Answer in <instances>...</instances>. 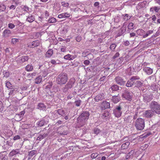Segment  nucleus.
Here are the masks:
<instances>
[{
	"mask_svg": "<svg viewBox=\"0 0 160 160\" xmlns=\"http://www.w3.org/2000/svg\"><path fill=\"white\" fill-rule=\"evenodd\" d=\"M140 78L138 76H134L131 78V80L132 81V82L133 85H135L138 80Z\"/></svg>",
	"mask_w": 160,
	"mask_h": 160,
	"instance_id": "26",
	"label": "nucleus"
},
{
	"mask_svg": "<svg viewBox=\"0 0 160 160\" xmlns=\"http://www.w3.org/2000/svg\"><path fill=\"white\" fill-rule=\"evenodd\" d=\"M6 9V6L2 3H0V12L4 11Z\"/></svg>",
	"mask_w": 160,
	"mask_h": 160,
	"instance_id": "38",
	"label": "nucleus"
},
{
	"mask_svg": "<svg viewBox=\"0 0 160 160\" xmlns=\"http://www.w3.org/2000/svg\"><path fill=\"white\" fill-rule=\"evenodd\" d=\"M128 28L129 30L133 29L134 28V24L132 22L129 23L128 26Z\"/></svg>",
	"mask_w": 160,
	"mask_h": 160,
	"instance_id": "48",
	"label": "nucleus"
},
{
	"mask_svg": "<svg viewBox=\"0 0 160 160\" xmlns=\"http://www.w3.org/2000/svg\"><path fill=\"white\" fill-rule=\"evenodd\" d=\"M127 28V24L126 23L124 22L118 31V33L117 36L118 37L122 35H123L125 34V33L126 31Z\"/></svg>",
	"mask_w": 160,
	"mask_h": 160,
	"instance_id": "8",
	"label": "nucleus"
},
{
	"mask_svg": "<svg viewBox=\"0 0 160 160\" xmlns=\"http://www.w3.org/2000/svg\"><path fill=\"white\" fill-rule=\"evenodd\" d=\"M142 86L143 83L138 80L136 83V84L135 86L138 88H139L142 87Z\"/></svg>",
	"mask_w": 160,
	"mask_h": 160,
	"instance_id": "45",
	"label": "nucleus"
},
{
	"mask_svg": "<svg viewBox=\"0 0 160 160\" xmlns=\"http://www.w3.org/2000/svg\"><path fill=\"white\" fill-rule=\"evenodd\" d=\"M12 134V132L9 129L5 130L2 132H0V136L3 138L5 140L8 139Z\"/></svg>",
	"mask_w": 160,
	"mask_h": 160,
	"instance_id": "5",
	"label": "nucleus"
},
{
	"mask_svg": "<svg viewBox=\"0 0 160 160\" xmlns=\"http://www.w3.org/2000/svg\"><path fill=\"white\" fill-rule=\"evenodd\" d=\"M75 58L76 56H75L68 54L64 56V58L66 60H73Z\"/></svg>",
	"mask_w": 160,
	"mask_h": 160,
	"instance_id": "25",
	"label": "nucleus"
},
{
	"mask_svg": "<svg viewBox=\"0 0 160 160\" xmlns=\"http://www.w3.org/2000/svg\"><path fill=\"white\" fill-rule=\"evenodd\" d=\"M51 63L52 64L56 65L58 64H59L61 63V62L58 59H52L51 60Z\"/></svg>",
	"mask_w": 160,
	"mask_h": 160,
	"instance_id": "36",
	"label": "nucleus"
},
{
	"mask_svg": "<svg viewBox=\"0 0 160 160\" xmlns=\"http://www.w3.org/2000/svg\"><path fill=\"white\" fill-rule=\"evenodd\" d=\"M90 114L88 112H83L77 118L78 123L81 127L84 125L88 119Z\"/></svg>",
	"mask_w": 160,
	"mask_h": 160,
	"instance_id": "1",
	"label": "nucleus"
},
{
	"mask_svg": "<svg viewBox=\"0 0 160 160\" xmlns=\"http://www.w3.org/2000/svg\"><path fill=\"white\" fill-rule=\"evenodd\" d=\"M0 160H7V157L0 153Z\"/></svg>",
	"mask_w": 160,
	"mask_h": 160,
	"instance_id": "46",
	"label": "nucleus"
},
{
	"mask_svg": "<svg viewBox=\"0 0 160 160\" xmlns=\"http://www.w3.org/2000/svg\"><path fill=\"white\" fill-rule=\"evenodd\" d=\"M28 59V57L27 56H23L19 58L18 61L20 63H22L27 61Z\"/></svg>",
	"mask_w": 160,
	"mask_h": 160,
	"instance_id": "27",
	"label": "nucleus"
},
{
	"mask_svg": "<svg viewBox=\"0 0 160 160\" xmlns=\"http://www.w3.org/2000/svg\"><path fill=\"white\" fill-rule=\"evenodd\" d=\"M101 108L102 110H105L110 108V104L106 101H103L101 104Z\"/></svg>",
	"mask_w": 160,
	"mask_h": 160,
	"instance_id": "13",
	"label": "nucleus"
},
{
	"mask_svg": "<svg viewBox=\"0 0 160 160\" xmlns=\"http://www.w3.org/2000/svg\"><path fill=\"white\" fill-rule=\"evenodd\" d=\"M123 19L125 21H127L131 18V16H129L128 14H126L123 15Z\"/></svg>",
	"mask_w": 160,
	"mask_h": 160,
	"instance_id": "42",
	"label": "nucleus"
},
{
	"mask_svg": "<svg viewBox=\"0 0 160 160\" xmlns=\"http://www.w3.org/2000/svg\"><path fill=\"white\" fill-rule=\"evenodd\" d=\"M58 113L61 116L64 115L66 113L65 110L62 109H58Z\"/></svg>",
	"mask_w": 160,
	"mask_h": 160,
	"instance_id": "40",
	"label": "nucleus"
},
{
	"mask_svg": "<svg viewBox=\"0 0 160 160\" xmlns=\"http://www.w3.org/2000/svg\"><path fill=\"white\" fill-rule=\"evenodd\" d=\"M40 42L38 40H36L30 43L28 45V47L30 48H34L39 45Z\"/></svg>",
	"mask_w": 160,
	"mask_h": 160,
	"instance_id": "16",
	"label": "nucleus"
},
{
	"mask_svg": "<svg viewBox=\"0 0 160 160\" xmlns=\"http://www.w3.org/2000/svg\"><path fill=\"white\" fill-rule=\"evenodd\" d=\"M109 113L107 110L105 111L102 113L101 118L103 119H107L109 116Z\"/></svg>",
	"mask_w": 160,
	"mask_h": 160,
	"instance_id": "29",
	"label": "nucleus"
},
{
	"mask_svg": "<svg viewBox=\"0 0 160 160\" xmlns=\"http://www.w3.org/2000/svg\"><path fill=\"white\" fill-rule=\"evenodd\" d=\"M123 44L125 46H128L130 44V42L126 40L124 42Z\"/></svg>",
	"mask_w": 160,
	"mask_h": 160,
	"instance_id": "64",
	"label": "nucleus"
},
{
	"mask_svg": "<svg viewBox=\"0 0 160 160\" xmlns=\"http://www.w3.org/2000/svg\"><path fill=\"white\" fill-rule=\"evenodd\" d=\"M6 87L8 89H11L12 88V85L9 82H7L6 83Z\"/></svg>",
	"mask_w": 160,
	"mask_h": 160,
	"instance_id": "51",
	"label": "nucleus"
},
{
	"mask_svg": "<svg viewBox=\"0 0 160 160\" xmlns=\"http://www.w3.org/2000/svg\"><path fill=\"white\" fill-rule=\"evenodd\" d=\"M38 108L40 110H45L46 107L43 103H40L38 105Z\"/></svg>",
	"mask_w": 160,
	"mask_h": 160,
	"instance_id": "31",
	"label": "nucleus"
},
{
	"mask_svg": "<svg viewBox=\"0 0 160 160\" xmlns=\"http://www.w3.org/2000/svg\"><path fill=\"white\" fill-rule=\"evenodd\" d=\"M13 145L12 143L10 141H7L6 144L3 145L2 146L3 148L5 150H7L9 148L12 146Z\"/></svg>",
	"mask_w": 160,
	"mask_h": 160,
	"instance_id": "20",
	"label": "nucleus"
},
{
	"mask_svg": "<svg viewBox=\"0 0 160 160\" xmlns=\"http://www.w3.org/2000/svg\"><path fill=\"white\" fill-rule=\"evenodd\" d=\"M18 41L19 39H18L13 38L12 39L11 42L13 44H14L18 42Z\"/></svg>",
	"mask_w": 160,
	"mask_h": 160,
	"instance_id": "57",
	"label": "nucleus"
},
{
	"mask_svg": "<svg viewBox=\"0 0 160 160\" xmlns=\"http://www.w3.org/2000/svg\"><path fill=\"white\" fill-rule=\"evenodd\" d=\"M75 82V80L74 79L71 78L65 86L64 87L62 88L63 92H67L69 89L72 88Z\"/></svg>",
	"mask_w": 160,
	"mask_h": 160,
	"instance_id": "6",
	"label": "nucleus"
},
{
	"mask_svg": "<svg viewBox=\"0 0 160 160\" xmlns=\"http://www.w3.org/2000/svg\"><path fill=\"white\" fill-rule=\"evenodd\" d=\"M70 16V14L67 12H64L60 14H59L58 16V17L59 18H69Z\"/></svg>",
	"mask_w": 160,
	"mask_h": 160,
	"instance_id": "22",
	"label": "nucleus"
},
{
	"mask_svg": "<svg viewBox=\"0 0 160 160\" xmlns=\"http://www.w3.org/2000/svg\"><path fill=\"white\" fill-rule=\"evenodd\" d=\"M20 153V150L19 149H13L9 153V156L10 157H12Z\"/></svg>",
	"mask_w": 160,
	"mask_h": 160,
	"instance_id": "21",
	"label": "nucleus"
},
{
	"mask_svg": "<svg viewBox=\"0 0 160 160\" xmlns=\"http://www.w3.org/2000/svg\"><path fill=\"white\" fill-rule=\"evenodd\" d=\"M25 69L27 71L30 72L32 70L33 66L31 64H29L26 67Z\"/></svg>",
	"mask_w": 160,
	"mask_h": 160,
	"instance_id": "35",
	"label": "nucleus"
},
{
	"mask_svg": "<svg viewBox=\"0 0 160 160\" xmlns=\"http://www.w3.org/2000/svg\"><path fill=\"white\" fill-rule=\"evenodd\" d=\"M36 153H37V151L36 150H32V151H30L29 152V155L30 156L32 157L34 154H35Z\"/></svg>",
	"mask_w": 160,
	"mask_h": 160,
	"instance_id": "53",
	"label": "nucleus"
},
{
	"mask_svg": "<svg viewBox=\"0 0 160 160\" xmlns=\"http://www.w3.org/2000/svg\"><path fill=\"white\" fill-rule=\"evenodd\" d=\"M75 103L76 106L79 107L80 106L81 103V101L80 100H78L75 102Z\"/></svg>",
	"mask_w": 160,
	"mask_h": 160,
	"instance_id": "58",
	"label": "nucleus"
},
{
	"mask_svg": "<svg viewBox=\"0 0 160 160\" xmlns=\"http://www.w3.org/2000/svg\"><path fill=\"white\" fill-rule=\"evenodd\" d=\"M42 76H39L35 79L34 82L35 83L37 84L40 83L42 82Z\"/></svg>",
	"mask_w": 160,
	"mask_h": 160,
	"instance_id": "30",
	"label": "nucleus"
},
{
	"mask_svg": "<svg viewBox=\"0 0 160 160\" xmlns=\"http://www.w3.org/2000/svg\"><path fill=\"white\" fill-rule=\"evenodd\" d=\"M135 126L137 130H142L145 127L144 120L141 118H138L136 120Z\"/></svg>",
	"mask_w": 160,
	"mask_h": 160,
	"instance_id": "3",
	"label": "nucleus"
},
{
	"mask_svg": "<svg viewBox=\"0 0 160 160\" xmlns=\"http://www.w3.org/2000/svg\"><path fill=\"white\" fill-rule=\"evenodd\" d=\"M93 133L94 134L97 135L98 134L100 133L101 131L98 128H95L93 129Z\"/></svg>",
	"mask_w": 160,
	"mask_h": 160,
	"instance_id": "47",
	"label": "nucleus"
},
{
	"mask_svg": "<svg viewBox=\"0 0 160 160\" xmlns=\"http://www.w3.org/2000/svg\"><path fill=\"white\" fill-rule=\"evenodd\" d=\"M68 80L67 75L65 73H62L58 75L56 82L58 84L61 85L65 84L67 82Z\"/></svg>",
	"mask_w": 160,
	"mask_h": 160,
	"instance_id": "2",
	"label": "nucleus"
},
{
	"mask_svg": "<svg viewBox=\"0 0 160 160\" xmlns=\"http://www.w3.org/2000/svg\"><path fill=\"white\" fill-rule=\"evenodd\" d=\"M143 70L148 75L151 74L152 73V69L148 67H143Z\"/></svg>",
	"mask_w": 160,
	"mask_h": 160,
	"instance_id": "18",
	"label": "nucleus"
},
{
	"mask_svg": "<svg viewBox=\"0 0 160 160\" xmlns=\"http://www.w3.org/2000/svg\"><path fill=\"white\" fill-rule=\"evenodd\" d=\"M10 1L12 2V3L15 4L16 6L20 3L19 0H10Z\"/></svg>",
	"mask_w": 160,
	"mask_h": 160,
	"instance_id": "54",
	"label": "nucleus"
},
{
	"mask_svg": "<svg viewBox=\"0 0 160 160\" xmlns=\"http://www.w3.org/2000/svg\"><path fill=\"white\" fill-rule=\"evenodd\" d=\"M16 5H12L9 7L10 9L14 10L16 8Z\"/></svg>",
	"mask_w": 160,
	"mask_h": 160,
	"instance_id": "63",
	"label": "nucleus"
},
{
	"mask_svg": "<svg viewBox=\"0 0 160 160\" xmlns=\"http://www.w3.org/2000/svg\"><path fill=\"white\" fill-rule=\"evenodd\" d=\"M122 108L120 105L117 106L113 110L112 113L115 117L119 118L121 116L122 113Z\"/></svg>",
	"mask_w": 160,
	"mask_h": 160,
	"instance_id": "7",
	"label": "nucleus"
},
{
	"mask_svg": "<svg viewBox=\"0 0 160 160\" xmlns=\"http://www.w3.org/2000/svg\"><path fill=\"white\" fill-rule=\"evenodd\" d=\"M130 145V142H127L123 143L121 147L120 151L122 153H125L123 151L124 150L127 149L128 148V146Z\"/></svg>",
	"mask_w": 160,
	"mask_h": 160,
	"instance_id": "14",
	"label": "nucleus"
},
{
	"mask_svg": "<svg viewBox=\"0 0 160 160\" xmlns=\"http://www.w3.org/2000/svg\"><path fill=\"white\" fill-rule=\"evenodd\" d=\"M136 153V152L135 150H132L129 152V154L130 155L131 158H132L135 155Z\"/></svg>",
	"mask_w": 160,
	"mask_h": 160,
	"instance_id": "52",
	"label": "nucleus"
},
{
	"mask_svg": "<svg viewBox=\"0 0 160 160\" xmlns=\"http://www.w3.org/2000/svg\"><path fill=\"white\" fill-rule=\"evenodd\" d=\"M111 88L112 91H117L119 90V87L117 85H112Z\"/></svg>",
	"mask_w": 160,
	"mask_h": 160,
	"instance_id": "43",
	"label": "nucleus"
},
{
	"mask_svg": "<svg viewBox=\"0 0 160 160\" xmlns=\"http://www.w3.org/2000/svg\"><path fill=\"white\" fill-rule=\"evenodd\" d=\"M34 19L35 18L34 16L30 14L27 16L26 21L29 22H33L34 20Z\"/></svg>",
	"mask_w": 160,
	"mask_h": 160,
	"instance_id": "28",
	"label": "nucleus"
},
{
	"mask_svg": "<svg viewBox=\"0 0 160 160\" xmlns=\"http://www.w3.org/2000/svg\"><path fill=\"white\" fill-rule=\"evenodd\" d=\"M21 8L22 11L28 12L29 11V8L27 6L22 5L21 7Z\"/></svg>",
	"mask_w": 160,
	"mask_h": 160,
	"instance_id": "32",
	"label": "nucleus"
},
{
	"mask_svg": "<svg viewBox=\"0 0 160 160\" xmlns=\"http://www.w3.org/2000/svg\"><path fill=\"white\" fill-rule=\"evenodd\" d=\"M143 101L145 102H148L152 99V95L151 94H145L143 95Z\"/></svg>",
	"mask_w": 160,
	"mask_h": 160,
	"instance_id": "15",
	"label": "nucleus"
},
{
	"mask_svg": "<svg viewBox=\"0 0 160 160\" xmlns=\"http://www.w3.org/2000/svg\"><path fill=\"white\" fill-rule=\"evenodd\" d=\"M151 109L154 112L160 114V105L156 102L152 101L150 104Z\"/></svg>",
	"mask_w": 160,
	"mask_h": 160,
	"instance_id": "4",
	"label": "nucleus"
},
{
	"mask_svg": "<svg viewBox=\"0 0 160 160\" xmlns=\"http://www.w3.org/2000/svg\"><path fill=\"white\" fill-rule=\"evenodd\" d=\"M53 53V51L52 49H50L48 50L46 54L47 57H51Z\"/></svg>",
	"mask_w": 160,
	"mask_h": 160,
	"instance_id": "37",
	"label": "nucleus"
},
{
	"mask_svg": "<svg viewBox=\"0 0 160 160\" xmlns=\"http://www.w3.org/2000/svg\"><path fill=\"white\" fill-rule=\"evenodd\" d=\"M46 123V122L44 120L42 119L40 122H38V126L42 127Z\"/></svg>",
	"mask_w": 160,
	"mask_h": 160,
	"instance_id": "44",
	"label": "nucleus"
},
{
	"mask_svg": "<svg viewBox=\"0 0 160 160\" xmlns=\"http://www.w3.org/2000/svg\"><path fill=\"white\" fill-rule=\"evenodd\" d=\"M115 81L116 83L120 86L124 85L125 83V81L122 78L118 76L116 77L115 79Z\"/></svg>",
	"mask_w": 160,
	"mask_h": 160,
	"instance_id": "12",
	"label": "nucleus"
},
{
	"mask_svg": "<svg viewBox=\"0 0 160 160\" xmlns=\"http://www.w3.org/2000/svg\"><path fill=\"white\" fill-rule=\"evenodd\" d=\"M56 20L54 18H50L48 20V22L49 23H53L56 22Z\"/></svg>",
	"mask_w": 160,
	"mask_h": 160,
	"instance_id": "50",
	"label": "nucleus"
},
{
	"mask_svg": "<svg viewBox=\"0 0 160 160\" xmlns=\"http://www.w3.org/2000/svg\"><path fill=\"white\" fill-rule=\"evenodd\" d=\"M104 98V95L103 94H99L97 95L94 98L95 101L98 102L99 101L102 100Z\"/></svg>",
	"mask_w": 160,
	"mask_h": 160,
	"instance_id": "19",
	"label": "nucleus"
},
{
	"mask_svg": "<svg viewBox=\"0 0 160 160\" xmlns=\"http://www.w3.org/2000/svg\"><path fill=\"white\" fill-rule=\"evenodd\" d=\"M98 155V153H94L91 154V157L92 158H96Z\"/></svg>",
	"mask_w": 160,
	"mask_h": 160,
	"instance_id": "59",
	"label": "nucleus"
},
{
	"mask_svg": "<svg viewBox=\"0 0 160 160\" xmlns=\"http://www.w3.org/2000/svg\"><path fill=\"white\" fill-rule=\"evenodd\" d=\"M153 32V30H150L147 31L145 34L143 35V38H146L148 37V36H149L150 34L152 33Z\"/></svg>",
	"mask_w": 160,
	"mask_h": 160,
	"instance_id": "39",
	"label": "nucleus"
},
{
	"mask_svg": "<svg viewBox=\"0 0 160 160\" xmlns=\"http://www.w3.org/2000/svg\"><path fill=\"white\" fill-rule=\"evenodd\" d=\"M11 34L10 30L8 29H5L3 32L2 36L4 38H7L9 37Z\"/></svg>",
	"mask_w": 160,
	"mask_h": 160,
	"instance_id": "23",
	"label": "nucleus"
},
{
	"mask_svg": "<svg viewBox=\"0 0 160 160\" xmlns=\"http://www.w3.org/2000/svg\"><path fill=\"white\" fill-rule=\"evenodd\" d=\"M20 136L18 135H17L14 137L13 139L14 140H17L20 139Z\"/></svg>",
	"mask_w": 160,
	"mask_h": 160,
	"instance_id": "62",
	"label": "nucleus"
},
{
	"mask_svg": "<svg viewBox=\"0 0 160 160\" xmlns=\"http://www.w3.org/2000/svg\"><path fill=\"white\" fill-rule=\"evenodd\" d=\"M132 93L128 91H125L122 95V97L126 99L130 100L132 98Z\"/></svg>",
	"mask_w": 160,
	"mask_h": 160,
	"instance_id": "10",
	"label": "nucleus"
},
{
	"mask_svg": "<svg viewBox=\"0 0 160 160\" xmlns=\"http://www.w3.org/2000/svg\"><path fill=\"white\" fill-rule=\"evenodd\" d=\"M132 80H131V78L128 81L126 84V86L128 87H132L133 85V84L132 82Z\"/></svg>",
	"mask_w": 160,
	"mask_h": 160,
	"instance_id": "41",
	"label": "nucleus"
},
{
	"mask_svg": "<svg viewBox=\"0 0 160 160\" xmlns=\"http://www.w3.org/2000/svg\"><path fill=\"white\" fill-rule=\"evenodd\" d=\"M8 27L9 28L11 29H13L15 28V26L14 24L12 23H10L8 24Z\"/></svg>",
	"mask_w": 160,
	"mask_h": 160,
	"instance_id": "61",
	"label": "nucleus"
},
{
	"mask_svg": "<svg viewBox=\"0 0 160 160\" xmlns=\"http://www.w3.org/2000/svg\"><path fill=\"white\" fill-rule=\"evenodd\" d=\"M62 5L63 7H68L69 5V4L68 2H61Z\"/></svg>",
	"mask_w": 160,
	"mask_h": 160,
	"instance_id": "55",
	"label": "nucleus"
},
{
	"mask_svg": "<svg viewBox=\"0 0 160 160\" xmlns=\"http://www.w3.org/2000/svg\"><path fill=\"white\" fill-rule=\"evenodd\" d=\"M120 98L118 95L117 96H114L112 97L111 100L114 103H117L119 101Z\"/></svg>",
	"mask_w": 160,
	"mask_h": 160,
	"instance_id": "24",
	"label": "nucleus"
},
{
	"mask_svg": "<svg viewBox=\"0 0 160 160\" xmlns=\"http://www.w3.org/2000/svg\"><path fill=\"white\" fill-rule=\"evenodd\" d=\"M3 75H4V77H5L6 78H8L9 77V72H7V71L4 72V73H3Z\"/></svg>",
	"mask_w": 160,
	"mask_h": 160,
	"instance_id": "60",
	"label": "nucleus"
},
{
	"mask_svg": "<svg viewBox=\"0 0 160 160\" xmlns=\"http://www.w3.org/2000/svg\"><path fill=\"white\" fill-rule=\"evenodd\" d=\"M116 46V45L115 43H113L110 45V49L112 51H114Z\"/></svg>",
	"mask_w": 160,
	"mask_h": 160,
	"instance_id": "56",
	"label": "nucleus"
},
{
	"mask_svg": "<svg viewBox=\"0 0 160 160\" xmlns=\"http://www.w3.org/2000/svg\"><path fill=\"white\" fill-rule=\"evenodd\" d=\"M154 113L151 109L146 111L143 114L144 116L148 118H150L154 115Z\"/></svg>",
	"mask_w": 160,
	"mask_h": 160,
	"instance_id": "11",
	"label": "nucleus"
},
{
	"mask_svg": "<svg viewBox=\"0 0 160 160\" xmlns=\"http://www.w3.org/2000/svg\"><path fill=\"white\" fill-rule=\"evenodd\" d=\"M150 11L154 13V11L157 13L156 16L160 17V7L154 6L150 8Z\"/></svg>",
	"mask_w": 160,
	"mask_h": 160,
	"instance_id": "9",
	"label": "nucleus"
},
{
	"mask_svg": "<svg viewBox=\"0 0 160 160\" xmlns=\"http://www.w3.org/2000/svg\"><path fill=\"white\" fill-rule=\"evenodd\" d=\"M69 27L68 25H65L62 30V33L64 34L66 33Z\"/></svg>",
	"mask_w": 160,
	"mask_h": 160,
	"instance_id": "34",
	"label": "nucleus"
},
{
	"mask_svg": "<svg viewBox=\"0 0 160 160\" xmlns=\"http://www.w3.org/2000/svg\"><path fill=\"white\" fill-rule=\"evenodd\" d=\"M136 32L138 35L143 36L144 35L145 31L142 29H139L136 31Z\"/></svg>",
	"mask_w": 160,
	"mask_h": 160,
	"instance_id": "33",
	"label": "nucleus"
},
{
	"mask_svg": "<svg viewBox=\"0 0 160 160\" xmlns=\"http://www.w3.org/2000/svg\"><path fill=\"white\" fill-rule=\"evenodd\" d=\"M52 83H49L48 85L46 86V89L47 90V91H49L51 92V91L50 90V88H51L52 87Z\"/></svg>",
	"mask_w": 160,
	"mask_h": 160,
	"instance_id": "49",
	"label": "nucleus"
},
{
	"mask_svg": "<svg viewBox=\"0 0 160 160\" xmlns=\"http://www.w3.org/2000/svg\"><path fill=\"white\" fill-rule=\"evenodd\" d=\"M47 135V133L43 132H40V133H39V135L37 138V140L40 141L46 137Z\"/></svg>",
	"mask_w": 160,
	"mask_h": 160,
	"instance_id": "17",
	"label": "nucleus"
}]
</instances>
